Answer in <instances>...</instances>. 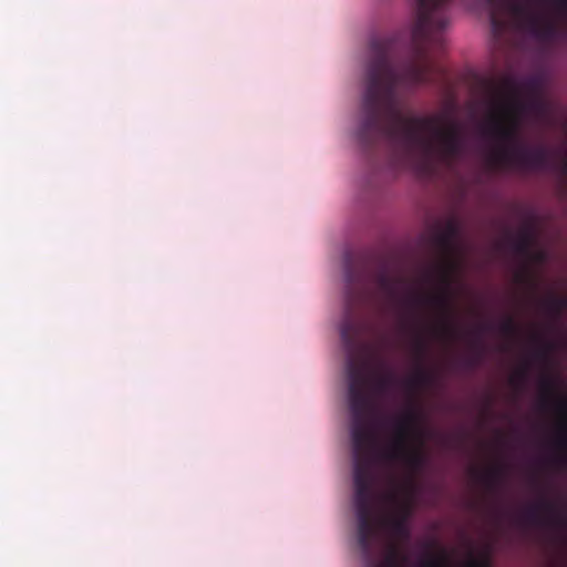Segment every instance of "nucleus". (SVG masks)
I'll return each mask as SVG.
<instances>
[{"label":"nucleus","instance_id":"nucleus-18","mask_svg":"<svg viewBox=\"0 0 567 567\" xmlns=\"http://www.w3.org/2000/svg\"><path fill=\"white\" fill-rule=\"evenodd\" d=\"M546 307L550 313L558 316L566 307V299L560 297H551L547 300Z\"/></svg>","mask_w":567,"mask_h":567},{"label":"nucleus","instance_id":"nucleus-9","mask_svg":"<svg viewBox=\"0 0 567 567\" xmlns=\"http://www.w3.org/2000/svg\"><path fill=\"white\" fill-rule=\"evenodd\" d=\"M523 518L527 524L542 525L567 529V515L558 506L543 497L538 503L528 507Z\"/></svg>","mask_w":567,"mask_h":567},{"label":"nucleus","instance_id":"nucleus-13","mask_svg":"<svg viewBox=\"0 0 567 567\" xmlns=\"http://www.w3.org/2000/svg\"><path fill=\"white\" fill-rule=\"evenodd\" d=\"M520 87V96H542L543 95V81L538 76H529L522 82H518Z\"/></svg>","mask_w":567,"mask_h":567},{"label":"nucleus","instance_id":"nucleus-4","mask_svg":"<svg viewBox=\"0 0 567 567\" xmlns=\"http://www.w3.org/2000/svg\"><path fill=\"white\" fill-rule=\"evenodd\" d=\"M485 90L493 110L488 133L498 142L489 164L501 171L518 173L543 172L551 165L550 151L543 145L528 147L519 143L522 116L542 114L546 104L542 96H520L518 81L504 75L498 82L485 81Z\"/></svg>","mask_w":567,"mask_h":567},{"label":"nucleus","instance_id":"nucleus-1","mask_svg":"<svg viewBox=\"0 0 567 567\" xmlns=\"http://www.w3.org/2000/svg\"><path fill=\"white\" fill-rule=\"evenodd\" d=\"M451 0H416V16L411 29L410 55L398 62L393 38L370 41L364 74V93L357 127L359 143L369 148L385 141L411 156L422 152L435 155L443 164H454L464 153L465 137L461 125L443 115L405 116L398 103L399 85L435 83L444 70L434 54L444 48L442 31L449 23L446 8Z\"/></svg>","mask_w":567,"mask_h":567},{"label":"nucleus","instance_id":"nucleus-15","mask_svg":"<svg viewBox=\"0 0 567 567\" xmlns=\"http://www.w3.org/2000/svg\"><path fill=\"white\" fill-rule=\"evenodd\" d=\"M455 235V228L453 225H450L446 231L439 234L435 237L436 247L443 252H451L453 249V237Z\"/></svg>","mask_w":567,"mask_h":567},{"label":"nucleus","instance_id":"nucleus-5","mask_svg":"<svg viewBox=\"0 0 567 567\" xmlns=\"http://www.w3.org/2000/svg\"><path fill=\"white\" fill-rule=\"evenodd\" d=\"M435 278L439 282L435 292L426 293L411 290L405 297H402L400 293V289L406 286L405 280L401 277H392L385 271H381L377 276V284L386 298L401 308H434L439 313V321L433 329L434 336L445 341H454L460 336V329L454 321L453 296L451 291L452 272L450 267H437Z\"/></svg>","mask_w":567,"mask_h":567},{"label":"nucleus","instance_id":"nucleus-2","mask_svg":"<svg viewBox=\"0 0 567 567\" xmlns=\"http://www.w3.org/2000/svg\"><path fill=\"white\" fill-rule=\"evenodd\" d=\"M354 436V507L358 519V545L368 567H408L409 556L404 554L398 542L410 539L406 525L408 509L400 508L396 513H375L374 488L372 477L371 453L369 450L372 435L367 427L358 424ZM433 553H426L419 560ZM417 567L420 561H417Z\"/></svg>","mask_w":567,"mask_h":567},{"label":"nucleus","instance_id":"nucleus-11","mask_svg":"<svg viewBox=\"0 0 567 567\" xmlns=\"http://www.w3.org/2000/svg\"><path fill=\"white\" fill-rule=\"evenodd\" d=\"M533 238L528 230H523L517 238L513 241L514 251L522 256L529 258L534 261H543L544 254L542 251H532Z\"/></svg>","mask_w":567,"mask_h":567},{"label":"nucleus","instance_id":"nucleus-25","mask_svg":"<svg viewBox=\"0 0 567 567\" xmlns=\"http://www.w3.org/2000/svg\"><path fill=\"white\" fill-rule=\"evenodd\" d=\"M389 498H390V501H393V502L395 501V496L394 495H390Z\"/></svg>","mask_w":567,"mask_h":567},{"label":"nucleus","instance_id":"nucleus-20","mask_svg":"<svg viewBox=\"0 0 567 567\" xmlns=\"http://www.w3.org/2000/svg\"><path fill=\"white\" fill-rule=\"evenodd\" d=\"M427 350V344L423 338H417L415 341V351L420 357H423Z\"/></svg>","mask_w":567,"mask_h":567},{"label":"nucleus","instance_id":"nucleus-3","mask_svg":"<svg viewBox=\"0 0 567 567\" xmlns=\"http://www.w3.org/2000/svg\"><path fill=\"white\" fill-rule=\"evenodd\" d=\"M346 281V313L340 328V337L348 354L347 377L349 409L351 413V440L354 454L353 431L358 424L364 425L372 435L369 450L373 452L377 441L374 417L377 415L375 395L385 394L395 383L392 372L373 374L363 354L364 344L361 342V327L353 311L357 303L362 302L367 292V276L361 264H357L351 252L344 254L343 259Z\"/></svg>","mask_w":567,"mask_h":567},{"label":"nucleus","instance_id":"nucleus-12","mask_svg":"<svg viewBox=\"0 0 567 567\" xmlns=\"http://www.w3.org/2000/svg\"><path fill=\"white\" fill-rule=\"evenodd\" d=\"M475 475L486 489L493 492L501 486L504 480V467L495 465L484 472H476Z\"/></svg>","mask_w":567,"mask_h":567},{"label":"nucleus","instance_id":"nucleus-14","mask_svg":"<svg viewBox=\"0 0 567 567\" xmlns=\"http://www.w3.org/2000/svg\"><path fill=\"white\" fill-rule=\"evenodd\" d=\"M483 357L484 346L478 339H475L471 343V353L463 359L462 363L468 369H474L482 362Z\"/></svg>","mask_w":567,"mask_h":567},{"label":"nucleus","instance_id":"nucleus-22","mask_svg":"<svg viewBox=\"0 0 567 567\" xmlns=\"http://www.w3.org/2000/svg\"><path fill=\"white\" fill-rule=\"evenodd\" d=\"M557 463L561 466L567 465V454L560 455L556 458Z\"/></svg>","mask_w":567,"mask_h":567},{"label":"nucleus","instance_id":"nucleus-8","mask_svg":"<svg viewBox=\"0 0 567 567\" xmlns=\"http://www.w3.org/2000/svg\"><path fill=\"white\" fill-rule=\"evenodd\" d=\"M542 395L539 400V408L548 410L555 403L556 411L561 416L557 426V437L555 445L559 450H567V395L559 396L557 391L556 379L545 375L540 379Z\"/></svg>","mask_w":567,"mask_h":567},{"label":"nucleus","instance_id":"nucleus-10","mask_svg":"<svg viewBox=\"0 0 567 567\" xmlns=\"http://www.w3.org/2000/svg\"><path fill=\"white\" fill-rule=\"evenodd\" d=\"M449 564V558L444 551L437 555H427L426 557L420 560L421 567H446ZM468 567H489V563L487 559L477 558L474 555H470L467 560Z\"/></svg>","mask_w":567,"mask_h":567},{"label":"nucleus","instance_id":"nucleus-17","mask_svg":"<svg viewBox=\"0 0 567 567\" xmlns=\"http://www.w3.org/2000/svg\"><path fill=\"white\" fill-rule=\"evenodd\" d=\"M499 331L506 337H516L519 333V327L512 317H507L501 324Z\"/></svg>","mask_w":567,"mask_h":567},{"label":"nucleus","instance_id":"nucleus-23","mask_svg":"<svg viewBox=\"0 0 567 567\" xmlns=\"http://www.w3.org/2000/svg\"><path fill=\"white\" fill-rule=\"evenodd\" d=\"M425 279H426V281H432L434 279V275L433 274H427Z\"/></svg>","mask_w":567,"mask_h":567},{"label":"nucleus","instance_id":"nucleus-6","mask_svg":"<svg viewBox=\"0 0 567 567\" xmlns=\"http://www.w3.org/2000/svg\"><path fill=\"white\" fill-rule=\"evenodd\" d=\"M545 0H487L489 22L495 37H501L508 28L509 20L528 31L534 38L546 43L567 45V25L532 10L529 3ZM555 7L566 13L567 0H553Z\"/></svg>","mask_w":567,"mask_h":567},{"label":"nucleus","instance_id":"nucleus-19","mask_svg":"<svg viewBox=\"0 0 567 567\" xmlns=\"http://www.w3.org/2000/svg\"><path fill=\"white\" fill-rule=\"evenodd\" d=\"M527 380V368L524 367L516 371V373L511 378V383L515 386L522 385Z\"/></svg>","mask_w":567,"mask_h":567},{"label":"nucleus","instance_id":"nucleus-24","mask_svg":"<svg viewBox=\"0 0 567 567\" xmlns=\"http://www.w3.org/2000/svg\"><path fill=\"white\" fill-rule=\"evenodd\" d=\"M563 172L567 173V158L563 162Z\"/></svg>","mask_w":567,"mask_h":567},{"label":"nucleus","instance_id":"nucleus-21","mask_svg":"<svg viewBox=\"0 0 567 567\" xmlns=\"http://www.w3.org/2000/svg\"><path fill=\"white\" fill-rule=\"evenodd\" d=\"M550 350V346L549 344H545L544 347L539 348L536 352H535V357L539 360H546L547 359V354H548V351Z\"/></svg>","mask_w":567,"mask_h":567},{"label":"nucleus","instance_id":"nucleus-16","mask_svg":"<svg viewBox=\"0 0 567 567\" xmlns=\"http://www.w3.org/2000/svg\"><path fill=\"white\" fill-rule=\"evenodd\" d=\"M430 382L431 374L423 368H420L410 379L406 380V386L409 389H416L426 385Z\"/></svg>","mask_w":567,"mask_h":567},{"label":"nucleus","instance_id":"nucleus-7","mask_svg":"<svg viewBox=\"0 0 567 567\" xmlns=\"http://www.w3.org/2000/svg\"><path fill=\"white\" fill-rule=\"evenodd\" d=\"M420 437L419 414L413 408H409L394 419V435L388 445L381 447L377 439L372 452V477L374 478L377 462H402L413 471L420 470L425 463V455L420 449L410 446L411 439Z\"/></svg>","mask_w":567,"mask_h":567}]
</instances>
